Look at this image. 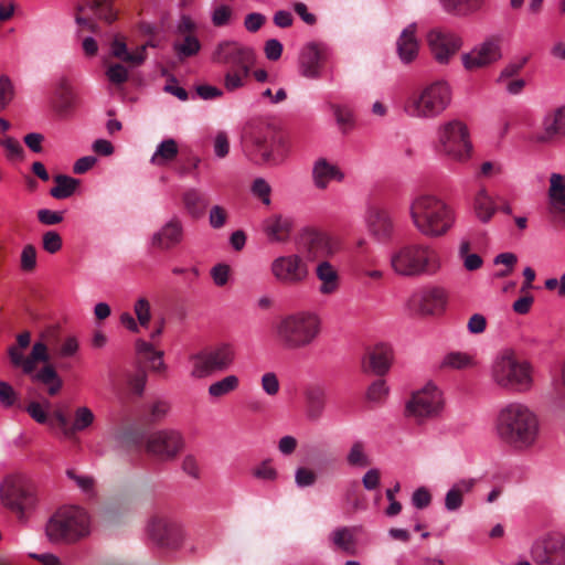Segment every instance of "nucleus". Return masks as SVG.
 I'll list each match as a JSON object with an SVG mask.
<instances>
[{"instance_id":"338daca9","label":"nucleus","mask_w":565,"mask_h":565,"mask_svg":"<svg viewBox=\"0 0 565 565\" xmlns=\"http://www.w3.org/2000/svg\"><path fill=\"white\" fill-rule=\"evenodd\" d=\"M347 501L352 505L353 511L365 509L358 482H352L345 492Z\"/></svg>"},{"instance_id":"c03bdc74","label":"nucleus","mask_w":565,"mask_h":565,"mask_svg":"<svg viewBox=\"0 0 565 565\" xmlns=\"http://www.w3.org/2000/svg\"><path fill=\"white\" fill-rule=\"evenodd\" d=\"M201 50V43L194 34L178 36L173 42V51L180 62L196 55Z\"/></svg>"},{"instance_id":"bf43d9fd","label":"nucleus","mask_w":565,"mask_h":565,"mask_svg":"<svg viewBox=\"0 0 565 565\" xmlns=\"http://www.w3.org/2000/svg\"><path fill=\"white\" fill-rule=\"evenodd\" d=\"M136 350H137L139 358L142 361L148 362L149 364L151 362H156V360H158V358L163 356L162 351L154 350L150 343L142 341V340L137 341Z\"/></svg>"},{"instance_id":"4d7b16f0","label":"nucleus","mask_w":565,"mask_h":565,"mask_svg":"<svg viewBox=\"0 0 565 565\" xmlns=\"http://www.w3.org/2000/svg\"><path fill=\"white\" fill-rule=\"evenodd\" d=\"M67 477L73 480L76 486L86 494L93 495L95 492V479L90 476L78 475L76 470L68 469Z\"/></svg>"},{"instance_id":"052dcab7","label":"nucleus","mask_w":565,"mask_h":565,"mask_svg":"<svg viewBox=\"0 0 565 565\" xmlns=\"http://www.w3.org/2000/svg\"><path fill=\"white\" fill-rule=\"evenodd\" d=\"M134 311L139 324L141 327H148L151 320L150 302L148 301V299L143 297L139 298L135 302Z\"/></svg>"},{"instance_id":"c9c22d12","label":"nucleus","mask_w":565,"mask_h":565,"mask_svg":"<svg viewBox=\"0 0 565 565\" xmlns=\"http://www.w3.org/2000/svg\"><path fill=\"white\" fill-rule=\"evenodd\" d=\"M30 375L32 382L43 385L50 396L57 395L63 387V380L57 374L54 366L50 364L44 365L41 370L38 372L34 371Z\"/></svg>"},{"instance_id":"ea45409f","label":"nucleus","mask_w":565,"mask_h":565,"mask_svg":"<svg viewBox=\"0 0 565 565\" xmlns=\"http://www.w3.org/2000/svg\"><path fill=\"white\" fill-rule=\"evenodd\" d=\"M548 196L552 204V211L565 214V178L562 174H551Z\"/></svg>"},{"instance_id":"6ab92c4d","label":"nucleus","mask_w":565,"mask_h":565,"mask_svg":"<svg viewBox=\"0 0 565 565\" xmlns=\"http://www.w3.org/2000/svg\"><path fill=\"white\" fill-rule=\"evenodd\" d=\"M365 223L370 235L380 243H388L394 237L395 223L391 212L381 205L369 206Z\"/></svg>"},{"instance_id":"f704fd0d","label":"nucleus","mask_w":565,"mask_h":565,"mask_svg":"<svg viewBox=\"0 0 565 565\" xmlns=\"http://www.w3.org/2000/svg\"><path fill=\"white\" fill-rule=\"evenodd\" d=\"M317 278L321 281L319 291L322 295H332L338 291L340 287V276L334 266L328 262L322 260L316 267Z\"/></svg>"},{"instance_id":"f257e3e1","label":"nucleus","mask_w":565,"mask_h":565,"mask_svg":"<svg viewBox=\"0 0 565 565\" xmlns=\"http://www.w3.org/2000/svg\"><path fill=\"white\" fill-rule=\"evenodd\" d=\"M495 431L499 439L507 446L516 450H526L537 440L539 418L527 405L509 403L498 414Z\"/></svg>"},{"instance_id":"c85d7f7f","label":"nucleus","mask_w":565,"mask_h":565,"mask_svg":"<svg viewBox=\"0 0 565 565\" xmlns=\"http://www.w3.org/2000/svg\"><path fill=\"white\" fill-rule=\"evenodd\" d=\"M110 55L126 63L129 67L140 66L147 58V45H140L129 52L125 38L117 34L110 42Z\"/></svg>"},{"instance_id":"864d4df0","label":"nucleus","mask_w":565,"mask_h":565,"mask_svg":"<svg viewBox=\"0 0 565 565\" xmlns=\"http://www.w3.org/2000/svg\"><path fill=\"white\" fill-rule=\"evenodd\" d=\"M0 146L3 147L8 160H22L24 157V149L21 143L13 137L1 136Z\"/></svg>"},{"instance_id":"603ef678","label":"nucleus","mask_w":565,"mask_h":565,"mask_svg":"<svg viewBox=\"0 0 565 565\" xmlns=\"http://www.w3.org/2000/svg\"><path fill=\"white\" fill-rule=\"evenodd\" d=\"M170 409L168 402L158 399L148 406L147 412L142 415L145 423L152 424L166 417Z\"/></svg>"},{"instance_id":"4468645a","label":"nucleus","mask_w":565,"mask_h":565,"mask_svg":"<svg viewBox=\"0 0 565 565\" xmlns=\"http://www.w3.org/2000/svg\"><path fill=\"white\" fill-rule=\"evenodd\" d=\"M427 44L434 60L447 65L459 52L463 42L457 33L445 29H433L427 34Z\"/></svg>"},{"instance_id":"0eeeda50","label":"nucleus","mask_w":565,"mask_h":565,"mask_svg":"<svg viewBox=\"0 0 565 565\" xmlns=\"http://www.w3.org/2000/svg\"><path fill=\"white\" fill-rule=\"evenodd\" d=\"M493 382L505 390L525 392L532 385L531 364L519 358L512 348L501 350L491 366Z\"/></svg>"},{"instance_id":"7c9ffc66","label":"nucleus","mask_w":565,"mask_h":565,"mask_svg":"<svg viewBox=\"0 0 565 565\" xmlns=\"http://www.w3.org/2000/svg\"><path fill=\"white\" fill-rule=\"evenodd\" d=\"M358 527L341 526L329 534V542L333 551L345 555L356 554Z\"/></svg>"},{"instance_id":"37998d69","label":"nucleus","mask_w":565,"mask_h":565,"mask_svg":"<svg viewBox=\"0 0 565 565\" xmlns=\"http://www.w3.org/2000/svg\"><path fill=\"white\" fill-rule=\"evenodd\" d=\"M473 210L477 217L482 223H488L497 211V205L492 196L486 189H480L473 201Z\"/></svg>"},{"instance_id":"423d86ee","label":"nucleus","mask_w":565,"mask_h":565,"mask_svg":"<svg viewBox=\"0 0 565 565\" xmlns=\"http://www.w3.org/2000/svg\"><path fill=\"white\" fill-rule=\"evenodd\" d=\"M321 320L310 311H300L284 316L275 326L277 342L285 349L297 350L309 347L319 337Z\"/></svg>"},{"instance_id":"79ce46f5","label":"nucleus","mask_w":565,"mask_h":565,"mask_svg":"<svg viewBox=\"0 0 565 565\" xmlns=\"http://www.w3.org/2000/svg\"><path fill=\"white\" fill-rule=\"evenodd\" d=\"M209 203L207 195L196 189H190L183 194L184 207L192 217H201Z\"/></svg>"},{"instance_id":"473e14b6","label":"nucleus","mask_w":565,"mask_h":565,"mask_svg":"<svg viewBox=\"0 0 565 565\" xmlns=\"http://www.w3.org/2000/svg\"><path fill=\"white\" fill-rule=\"evenodd\" d=\"M77 105V97L73 92L67 79L62 78L54 93L53 107L61 117H66L73 113Z\"/></svg>"},{"instance_id":"cd10ccee","label":"nucleus","mask_w":565,"mask_h":565,"mask_svg":"<svg viewBox=\"0 0 565 565\" xmlns=\"http://www.w3.org/2000/svg\"><path fill=\"white\" fill-rule=\"evenodd\" d=\"M344 177L341 169L326 158L317 159L312 166V182L319 190H326L332 181L342 182Z\"/></svg>"},{"instance_id":"680f3d73","label":"nucleus","mask_w":565,"mask_h":565,"mask_svg":"<svg viewBox=\"0 0 565 565\" xmlns=\"http://www.w3.org/2000/svg\"><path fill=\"white\" fill-rule=\"evenodd\" d=\"M387 393L388 388L385 385V381L379 379L369 386L366 398L369 402L380 403L386 397Z\"/></svg>"},{"instance_id":"20e7f679","label":"nucleus","mask_w":565,"mask_h":565,"mask_svg":"<svg viewBox=\"0 0 565 565\" xmlns=\"http://www.w3.org/2000/svg\"><path fill=\"white\" fill-rule=\"evenodd\" d=\"M211 61L226 67L223 86L226 92L233 93L246 85L256 63V54L247 45L233 40H224L215 45Z\"/></svg>"},{"instance_id":"0e129e2a","label":"nucleus","mask_w":565,"mask_h":565,"mask_svg":"<svg viewBox=\"0 0 565 565\" xmlns=\"http://www.w3.org/2000/svg\"><path fill=\"white\" fill-rule=\"evenodd\" d=\"M62 237L55 231H47L42 236V246L50 254H55L62 248Z\"/></svg>"},{"instance_id":"aec40b11","label":"nucleus","mask_w":565,"mask_h":565,"mask_svg":"<svg viewBox=\"0 0 565 565\" xmlns=\"http://www.w3.org/2000/svg\"><path fill=\"white\" fill-rule=\"evenodd\" d=\"M327 57L328 52L323 44L317 42L306 44L299 56V73L309 79L319 78Z\"/></svg>"},{"instance_id":"6e6552de","label":"nucleus","mask_w":565,"mask_h":565,"mask_svg":"<svg viewBox=\"0 0 565 565\" xmlns=\"http://www.w3.org/2000/svg\"><path fill=\"white\" fill-rule=\"evenodd\" d=\"M451 88L445 79H437L425 86L419 94L405 103L407 115L417 118H433L440 115L450 104Z\"/></svg>"},{"instance_id":"7ed1b4c3","label":"nucleus","mask_w":565,"mask_h":565,"mask_svg":"<svg viewBox=\"0 0 565 565\" xmlns=\"http://www.w3.org/2000/svg\"><path fill=\"white\" fill-rule=\"evenodd\" d=\"M391 269L404 278L431 276L441 268V256L437 248L424 242L398 244L390 254Z\"/></svg>"},{"instance_id":"de8ad7c7","label":"nucleus","mask_w":565,"mask_h":565,"mask_svg":"<svg viewBox=\"0 0 565 565\" xmlns=\"http://www.w3.org/2000/svg\"><path fill=\"white\" fill-rule=\"evenodd\" d=\"M55 186L50 190V194L57 200L66 199L73 195L79 181L64 174L54 177Z\"/></svg>"},{"instance_id":"412c9836","label":"nucleus","mask_w":565,"mask_h":565,"mask_svg":"<svg viewBox=\"0 0 565 565\" xmlns=\"http://www.w3.org/2000/svg\"><path fill=\"white\" fill-rule=\"evenodd\" d=\"M0 499L2 503L18 513L20 516L33 503V498L30 489H28L22 481L14 479H7L0 486Z\"/></svg>"},{"instance_id":"5fc2aeb1","label":"nucleus","mask_w":565,"mask_h":565,"mask_svg":"<svg viewBox=\"0 0 565 565\" xmlns=\"http://www.w3.org/2000/svg\"><path fill=\"white\" fill-rule=\"evenodd\" d=\"M106 77L111 84L120 86L129 79V72L121 63H110L107 65Z\"/></svg>"},{"instance_id":"a211bd4d","label":"nucleus","mask_w":565,"mask_h":565,"mask_svg":"<svg viewBox=\"0 0 565 565\" xmlns=\"http://www.w3.org/2000/svg\"><path fill=\"white\" fill-rule=\"evenodd\" d=\"M532 558L536 565H565V540L561 534H547L532 546Z\"/></svg>"},{"instance_id":"8fccbe9b","label":"nucleus","mask_w":565,"mask_h":565,"mask_svg":"<svg viewBox=\"0 0 565 565\" xmlns=\"http://www.w3.org/2000/svg\"><path fill=\"white\" fill-rule=\"evenodd\" d=\"M239 385V380L236 375H227L222 380L212 383L209 386V394L212 397L220 398L231 392H234Z\"/></svg>"},{"instance_id":"69168bd1","label":"nucleus","mask_w":565,"mask_h":565,"mask_svg":"<svg viewBox=\"0 0 565 565\" xmlns=\"http://www.w3.org/2000/svg\"><path fill=\"white\" fill-rule=\"evenodd\" d=\"M252 192L257 196L265 205L270 204L271 188L267 181L262 178L256 179L252 185Z\"/></svg>"},{"instance_id":"f8f14e48","label":"nucleus","mask_w":565,"mask_h":565,"mask_svg":"<svg viewBox=\"0 0 565 565\" xmlns=\"http://www.w3.org/2000/svg\"><path fill=\"white\" fill-rule=\"evenodd\" d=\"M444 406L443 394L433 383L415 392L406 404V413L417 422L439 415Z\"/></svg>"},{"instance_id":"09e8293b","label":"nucleus","mask_w":565,"mask_h":565,"mask_svg":"<svg viewBox=\"0 0 565 565\" xmlns=\"http://www.w3.org/2000/svg\"><path fill=\"white\" fill-rule=\"evenodd\" d=\"M458 256L466 270L475 271L482 267L483 259L480 255L471 253V242L467 238L461 239L458 248Z\"/></svg>"},{"instance_id":"9b49d317","label":"nucleus","mask_w":565,"mask_h":565,"mask_svg":"<svg viewBox=\"0 0 565 565\" xmlns=\"http://www.w3.org/2000/svg\"><path fill=\"white\" fill-rule=\"evenodd\" d=\"M438 150L452 160L467 161L472 151L467 126L460 120H450L438 130Z\"/></svg>"},{"instance_id":"2f4dec72","label":"nucleus","mask_w":565,"mask_h":565,"mask_svg":"<svg viewBox=\"0 0 565 565\" xmlns=\"http://www.w3.org/2000/svg\"><path fill=\"white\" fill-rule=\"evenodd\" d=\"M397 54L405 64L412 63L418 55L419 44L416 38V24L405 28L396 42Z\"/></svg>"},{"instance_id":"a19ab883","label":"nucleus","mask_w":565,"mask_h":565,"mask_svg":"<svg viewBox=\"0 0 565 565\" xmlns=\"http://www.w3.org/2000/svg\"><path fill=\"white\" fill-rule=\"evenodd\" d=\"M439 2L446 12L467 17L481 10L486 0H439Z\"/></svg>"},{"instance_id":"2eb2a0df","label":"nucleus","mask_w":565,"mask_h":565,"mask_svg":"<svg viewBox=\"0 0 565 565\" xmlns=\"http://www.w3.org/2000/svg\"><path fill=\"white\" fill-rule=\"evenodd\" d=\"M270 273L278 282L287 286L303 282L309 274L306 262L296 254L275 258L270 265Z\"/></svg>"},{"instance_id":"5701e85b","label":"nucleus","mask_w":565,"mask_h":565,"mask_svg":"<svg viewBox=\"0 0 565 565\" xmlns=\"http://www.w3.org/2000/svg\"><path fill=\"white\" fill-rule=\"evenodd\" d=\"M183 236L182 221L173 216L151 235L150 245L158 250H170L182 243Z\"/></svg>"},{"instance_id":"39448f33","label":"nucleus","mask_w":565,"mask_h":565,"mask_svg":"<svg viewBox=\"0 0 565 565\" xmlns=\"http://www.w3.org/2000/svg\"><path fill=\"white\" fill-rule=\"evenodd\" d=\"M243 148L256 163L277 166L285 159L278 147L282 139L276 128L264 120H252L243 129Z\"/></svg>"},{"instance_id":"a878e982","label":"nucleus","mask_w":565,"mask_h":565,"mask_svg":"<svg viewBox=\"0 0 565 565\" xmlns=\"http://www.w3.org/2000/svg\"><path fill=\"white\" fill-rule=\"evenodd\" d=\"M50 347L47 342H36L32 347V351L29 356H24L17 347H10L8 354L11 363L17 367H22L25 374H32L35 371L38 362H47L49 354L47 350Z\"/></svg>"},{"instance_id":"e433bc0d","label":"nucleus","mask_w":565,"mask_h":565,"mask_svg":"<svg viewBox=\"0 0 565 565\" xmlns=\"http://www.w3.org/2000/svg\"><path fill=\"white\" fill-rule=\"evenodd\" d=\"M476 486V479H461L454 483L445 495V508L449 512L458 511L463 503V495Z\"/></svg>"},{"instance_id":"e2e57ef3","label":"nucleus","mask_w":565,"mask_h":565,"mask_svg":"<svg viewBox=\"0 0 565 565\" xmlns=\"http://www.w3.org/2000/svg\"><path fill=\"white\" fill-rule=\"evenodd\" d=\"M252 473L255 478L266 481H274L278 477V472L271 466V461L269 459L264 460L262 463L256 466Z\"/></svg>"},{"instance_id":"1a4fd4ad","label":"nucleus","mask_w":565,"mask_h":565,"mask_svg":"<svg viewBox=\"0 0 565 565\" xmlns=\"http://www.w3.org/2000/svg\"><path fill=\"white\" fill-rule=\"evenodd\" d=\"M90 520L79 507L60 509L49 521L46 534L51 541L74 542L89 534Z\"/></svg>"},{"instance_id":"ddd939ff","label":"nucleus","mask_w":565,"mask_h":565,"mask_svg":"<svg viewBox=\"0 0 565 565\" xmlns=\"http://www.w3.org/2000/svg\"><path fill=\"white\" fill-rule=\"evenodd\" d=\"M501 57L502 38L492 35L476 45L471 51L461 54V63L466 71L473 72L497 63Z\"/></svg>"},{"instance_id":"9d476101","label":"nucleus","mask_w":565,"mask_h":565,"mask_svg":"<svg viewBox=\"0 0 565 565\" xmlns=\"http://www.w3.org/2000/svg\"><path fill=\"white\" fill-rule=\"evenodd\" d=\"M236 351L232 343L222 342L191 356V376L203 379L215 372L228 370L235 361Z\"/></svg>"},{"instance_id":"58836bf2","label":"nucleus","mask_w":565,"mask_h":565,"mask_svg":"<svg viewBox=\"0 0 565 565\" xmlns=\"http://www.w3.org/2000/svg\"><path fill=\"white\" fill-rule=\"evenodd\" d=\"M307 402V415L311 420H317L321 417L324 406L327 394L323 387L319 385H311L305 392Z\"/></svg>"},{"instance_id":"393cba45","label":"nucleus","mask_w":565,"mask_h":565,"mask_svg":"<svg viewBox=\"0 0 565 565\" xmlns=\"http://www.w3.org/2000/svg\"><path fill=\"white\" fill-rule=\"evenodd\" d=\"M43 338L55 358H74L79 350L77 338L71 334H62L57 327L49 328L43 334Z\"/></svg>"},{"instance_id":"4be33fe9","label":"nucleus","mask_w":565,"mask_h":565,"mask_svg":"<svg viewBox=\"0 0 565 565\" xmlns=\"http://www.w3.org/2000/svg\"><path fill=\"white\" fill-rule=\"evenodd\" d=\"M306 250L310 260H327L340 249V242L324 232H310L306 237Z\"/></svg>"},{"instance_id":"f03ea898","label":"nucleus","mask_w":565,"mask_h":565,"mask_svg":"<svg viewBox=\"0 0 565 565\" xmlns=\"http://www.w3.org/2000/svg\"><path fill=\"white\" fill-rule=\"evenodd\" d=\"M409 217L415 230L427 238L444 237L456 224L454 207L431 193H420L412 200Z\"/></svg>"},{"instance_id":"c756f323","label":"nucleus","mask_w":565,"mask_h":565,"mask_svg":"<svg viewBox=\"0 0 565 565\" xmlns=\"http://www.w3.org/2000/svg\"><path fill=\"white\" fill-rule=\"evenodd\" d=\"M393 361V349L390 344L377 343L367 353L365 370L376 375H384L391 367Z\"/></svg>"},{"instance_id":"f3484780","label":"nucleus","mask_w":565,"mask_h":565,"mask_svg":"<svg viewBox=\"0 0 565 565\" xmlns=\"http://www.w3.org/2000/svg\"><path fill=\"white\" fill-rule=\"evenodd\" d=\"M147 529L150 539L162 547L177 548L183 540L180 524L162 514L152 515Z\"/></svg>"},{"instance_id":"b1692460","label":"nucleus","mask_w":565,"mask_h":565,"mask_svg":"<svg viewBox=\"0 0 565 565\" xmlns=\"http://www.w3.org/2000/svg\"><path fill=\"white\" fill-rule=\"evenodd\" d=\"M444 303L445 291L435 287L414 292L407 301V307L415 313L427 316L434 315Z\"/></svg>"},{"instance_id":"bb28decb","label":"nucleus","mask_w":565,"mask_h":565,"mask_svg":"<svg viewBox=\"0 0 565 565\" xmlns=\"http://www.w3.org/2000/svg\"><path fill=\"white\" fill-rule=\"evenodd\" d=\"M565 137V106L548 113L543 120V130L537 136V141L554 143Z\"/></svg>"},{"instance_id":"49530a36","label":"nucleus","mask_w":565,"mask_h":565,"mask_svg":"<svg viewBox=\"0 0 565 565\" xmlns=\"http://www.w3.org/2000/svg\"><path fill=\"white\" fill-rule=\"evenodd\" d=\"M179 153L178 143L174 139L169 138L161 141L150 161L156 166H166L177 158Z\"/></svg>"},{"instance_id":"13d9d810","label":"nucleus","mask_w":565,"mask_h":565,"mask_svg":"<svg viewBox=\"0 0 565 565\" xmlns=\"http://www.w3.org/2000/svg\"><path fill=\"white\" fill-rule=\"evenodd\" d=\"M93 9L100 19L108 23H111L117 18L113 9V0H94Z\"/></svg>"},{"instance_id":"774afa93","label":"nucleus","mask_w":565,"mask_h":565,"mask_svg":"<svg viewBox=\"0 0 565 565\" xmlns=\"http://www.w3.org/2000/svg\"><path fill=\"white\" fill-rule=\"evenodd\" d=\"M228 218L227 211L221 205H214L210 210L209 223L211 227L218 230L222 228Z\"/></svg>"},{"instance_id":"dca6fc26","label":"nucleus","mask_w":565,"mask_h":565,"mask_svg":"<svg viewBox=\"0 0 565 565\" xmlns=\"http://www.w3.org/2000/svg\"><path fill=\"white\" fill-rule=\"evenodd\" d=\"M184 447L182 435L172 429L152 433L146 440V451L160 460H172Z\"/></svg>"},{"instance_id":"4c0bfd02","label":"nucleus","mask_w":565,"mask_h":565,"mask_svg":"<svg viewBox=\"0 0 565 565\" xmlns=\"http://www.w3.org/2000/svg\"><path fill=\"white\" fill-rule=\"evenodd\" d=\"M113 441L118 449L139 451L142 447L143 435L139 429L125 427L114 434Z\"/></svg>"},{"instance_id":"a18cd8bd","label":"nucleus","mask_w":565,"mask_h":565,"mask_svg":"<svg viewBox=\"0 0 565 565\" xmlns=\"http://www.w3.org/2000/svg\"><path fill=\"white\" fill-rule=\"evenodd\" d=\"M95 422L94 413L86 406H81L75 409L74 420L70 428H65L64 435L72 438L76 433L84 431L90 427Z\"/></svg>"},{"instance_id":"72a5a7b5","label":"nucleus","mask_w":565,"mask_h":565,"mask_svg":"<svg viewBox=\"0 0 565 565\" xmlns=\"http://www.w3.org/2000/svg\"><path fill=\"white\" fill-rule=\"evenodd\" d=\"M292 228V220L281 214H276L264 222V232L268 239L276 243L288 241Z\"/></svg>"},{"instance_id":"3c124183","label":"nucleus","mask_w":565,"mask_h":565,"mask_svg":"<svg viewBox=\"0 0 565 565\" xmlns=\"http://www.w3.org/2000/svg\"><path fill=\"white\" fill-rule=\"evenodd\" d=\"M347 462L351 467L364 468L370 465L369 456L365 452V446L362 441L352 444L348 455Z\"/></svg>"},{"instance_id":"6e6d98bb","label":"nucleus","mask_w":565,"mask_h":565,"mask_svg":"<svg viewBox=\"0 0 565 565\" xmlns=\"http://www.w3.org/2000/svg\"><path fill=\"white\" fill-rule=\"evenodd\" d=\"M472 364V359L467 353L450 352L445 355L440 366L450 369H465Z\"/></svg>"}]
</instances>
